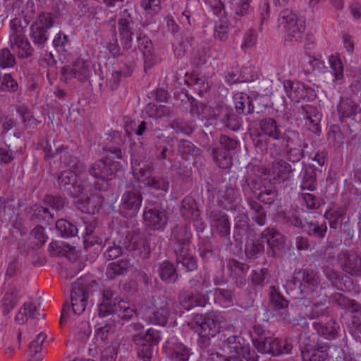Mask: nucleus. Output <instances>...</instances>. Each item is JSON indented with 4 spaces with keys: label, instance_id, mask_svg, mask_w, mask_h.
Segmentation results:
<instances>
[{
    "label": "nucleus",
    "instance_id": "nucleus-3",
    "mask_svg": "<svg viewBox=\"0 0 361 361\" xmlns=\"http://www.w3.org/2000/svg\"><path fill=\"white\" fill-rule=\"evenodd\" d=\"M114 296V293L110 288L103 290L102 300L99 305V315L105 317L115 312L118 322H121L123 325L125 322H128L137 316V310L130 307L127 302L118 301Z\"/></svg>",
    "mask_w": 361,
    "mask_h": 361
},
{
    "label": "nucleus",
    "instance_id": "nucleus-25",
    "mask_svg": "<svg viewBox=\"0 0 361 361\" xmlns=\"http://www.w3.org/2000/svg\"><path fill=\"white\" fill-rule=\"evenodd\" d=\"M337 110L341 121H343L345 118L355 119L357 114L361 111L359 106L348 97L341 99Z\"/></svg>",
    "mask_w": 361,
    "mask_h": 361
},
{
    "label": "nucleus",
    "instance_id": "nucleus-43",
    "mask_svg": "<svg viewBox=\"0 0 361 361\" xmlns=\"http://www.w3.org/2000/svg\"><path fill=\"white\" fill-rule=\"evenodd\" d=\"M264 252V242L260 238L247 241L245 247V254L247 258L255 259L262 255Z\"/></svg>",
    "mask_w": 361,
    "mask_h": 361
},
{
    "label": "nucleus",
    "instance_id": "nucleus-29",
    "mask_svg": "<svg viewBox=\"0 0 361 361\" xmlns=\"http://www.w3.org/2000/svg\"><path fill=\"white\" fill-rule=\"evenodd\" d=\"M158 140L155 142V154L156 157L159 161H163L169 159L171 155L173 154V147L171 144V140L169 137L163 136H158Z\"/></svg>",
    "mask_w": 361,
    "mask_h": 361
},
{
    "label": "nucleus",
    "instance_id": "nucleus-9",
    "mask_svg": "<svg viewBox=\"0 0 361 361\" xmlns=\"http://www.w3.org/2000/svg\"><path fill=\"white\" fill-rule=\"evenodd\" d=\"M320 283L317 273L311 269H300L295 271L293 276L288 285L293 289L298 290L300 294L312 292Z\"/></svg>",
    "mask_w": 361,
    "mask_h": 361
},
{
    "label": "nucleus",
    "instance_id": "nucleus-39",
    "mask_svg": "<svg viewBox=\"0 0 361 361\" xmlns=\"http://www.w3.org/2000/svg\"><path fill=\"white\" fill-rule=\"evenodd\" d=\"M245 345V343L242 338L237 336H231L224 341L221 348L224 352L228 354L239 355Z\"/></svg>",
    "mask_w": 361,
    "mask_h": 361
},
{
    "label": "nucleus",
    "instance_id": "nucleus-16",
    "mask_svg": "<svg viewBox=\"0 0 361 361\" xmlns=\"http://www.w3.org/2000/svg\"><path fill=\"white\" fill-rule=\"evenodd\" d=\"M0 219L6 225L11 224L16 228H20L22 224L15 203L3 197H0Z\"/></svg>",
    "mask_w": 361,
    "mask_h": 361
},
{
    "label": "nucleus",
    "instance_id": "nucleus-23",
    "mask_svg": "<svg viewBox=\"0 0 361 361\" xmlns=\"http://www.w3.org/2000/svg\"><path fill=\"white\" fill-rule=\"evenodd\" d=\"M22 133L20 130H16L13 133V139L8 138L6 147H0V161L4 164H9L14 159V153L20 152L21 147L16 145L20 142Z\"/></svg>",
    "mask_w": 361,
    "mask_h": 361
},
{
    "label": "nucleus",
    "instance_id": "nucleus-55",
    "mask_svg": "<svg viewBox=\"0 0 361 361\" xmlns=\"http://www.w3.org/2000/svg\"><path fill=\"white\" fill-rule=\"evenodd\" d=\"M227 267L233 278H238V276L245 277L249 269L248 264L240 262L235 259H230Z\"/></svg>",
    "mask_w": 361,
    "mask_h": 361
},
{
    "label": "nucleus",
    "instance_id": "nucleus-57",
    "mask_svg": "<svg viewBox=\"0 0 361 361\" xmlns=\"http://www.w3.org/2000/svg\"><path fill=\"white\" fill-rule=\"evenodd\" d=\"M256 197L262 202L271 204L277 197V192L275 188L269 183L268 185L262 188V190L256 195Z\"/></svg>",
    "mask_w": 361,
    "mask_h": 361
},
{
    "label": "nucleus",
    "instance_id": "nucleus-20",
    "mask_svg": "<svg viewBox=\"0 0 361 361\" xmlns=\"http://www.w3.org/2000/svg\"><path fill=\"white\" fill-rule=\"evenodd\" d=\"M192 233L185 224L177 225L172 231L171 240L173 243V252L189 249L191 243Z\"/></svg>",
    "mask_w": 361,
    "mask_h": 361
},
{
    "label": "nucleus",
    "instance_id": "nucleus-1",
    "mask_svg": "<svg viewBox=\"0 0 361 361\" xmlns=\"http://www.w3.org/2000/svg\"><path fill=\"white\" fill-rule=\"evenodd\" d=\"M117 24L119 39L123 49H130L132 47L133 39H135L137 47L135 49H137L142 54L145 70L151 68L155 63L152 42L143 35L139 24L130 10L124 9L119 13Z\"/></svg>",
    "mask_w": 361,
    "mask_h": 361
},
{
    "label": "nucleus",
    "instance_id": "nucleus-51",
    "mask_svg": "<svg viewBox=\"0 0 361 361\" xmlns=\"http://www.w3.org/2000/svg\"><path fill=\"white\" fill-rule=\"evenodd\" d=\"M170 314L169 305H164L158 308L151 316L149 317V322L152 324L164 326L166 324Z\"/></svg>",
    "mask_w": 361,
    "mask_h": 361
},
{
    "label": "nucleus",
    "instance_id": "nucleus-61",
    "mask_svg": "<svg viewBox=\"0 0 361 361\" xmlns=\"http://www.w3.org/2000/svg\"><path fill=\"white\" fill-rule=\"evenodd\" d=\"M191 355L190 349L179 343L173 345L171 357L174 361H188Z\"/></svg>",
    "mask_w": 361,
    "mask_h": 361
},
{
    "label": "nucleus",
    "instance_id": "nucleus-44",
    "mask_svg": "<svg viewBox=\"0 0 361 361\" xmlns=\"http://www.w3.org/2000/svg\"><path fill=\"white\" fill-rule=\"evenodd\" d=\"M299 66L305 75H309L317 68H321L323 62L312 56L304 54L300 58Z\"/></svg>",
    "mask_w": 361,
    "mask_h": 361
},
{
    "label": "nucleus",
    "instance_id": "nucleus-53",
    "mask_svg": "<svg viewBox=\"0 0 361 361\" xmlns=\"http://www.w3.org/2000/svg\"><path fill=\"white\" fill-rule=\"evenodd\" d=\"M304 173L302 177L301 188L302 190H308L313 191L317 188V182L316 173L311 167L305 166Z\"/></svg>",
    "mask_w": 361,
    "mask_h": 361
},
{
    "label": "nucleus",
    "instance_id": "nucleus-18",
    "mask_svg": "<svg viewBox=\"0 0 361 361\" xmlns=\"http://www.w3.org/2000/svg\"><path fill=\"white\" fill-rule=\"evenodd\" d=\"M300 171L293 164H290L283 159L277 158L272 162L268 173L273 176L274 180L285 181L289 178L291 173H298Z\"/></svg>",
    "mask_w": 361,
    "mask_h": 361
},
{
    "label": "nucleus",
    "instance_id": "nucleus-10",
    "mask_svg": "<svg viewBox=\"0 0 361 361\" xmlns=\"http://www.w3.org/2000/svg\"><path fill=\"white\" fill-rule=\"evenodd\" d=\"M121 240L122 246L128 251L135 252L142 259L149 257V244L145 234L139 230L129 231Z\"/></svg>",
    "mask_w": 361,
    "mask_h": 361
},
{
    "label": "nucleus",
    "instance_id": "nucleus-2",
    "mask_svg": "<svg viewBox=\"0 0 361 361\" xmlns=\"http://www.w3.org/2000/svg\"><path fill=\"white\" fill-rule=\"evenodd\" d=\"M130 327L137 332L133 336L132 341L135 345L138 357L143 361H150L156 346L161 341L160 331L149 328L145 334H142L139 332L144 329V326L140 322L131 324Z\"/></svg>",
    "mask_w": 361,
    "mask_h": 361
},
{
    "label": "nucleus",
    "instance_id": "nucleus-15",
    "mask_svg": "<svg viewBox=\"0 0 361 361\" xmlns=\"http://www.w3.org/2000/svg\"><path fill=\"white\" fill-rule=\"evenodd\" d=\"M259 238L268 245L267 255L269 257H275L285 243L283 235L274 228H267L260 233Z\"/></svg>",
    "mask_w": 361,
    "mask_h": 361
},
{
    "label": "nucleus",
    "instance_id": "nucleus-62",
    "mask_svg": "<svg viewBox=\"0 0 361 361\" xmlns=\"http://www.w3.org/2000/svg\"><path fill=\"white\" fill-rule=\"evenodd\" d=\"M284 87L286 89L287 96L292 101L299 103L300 99L303 98V93L305 92L304 86H300L298 85L293 86L290 81H287L284 84Z\"/></svg>",
    "mask_w": 361,
    "mask_h": 361
},
{
    "label": "nucleus",
    "instance_id": "nucleus-52",
    "mask_svg": "<svg viewBox=\"0 0 361 361\" xmlns=\"http://www.w3.org/2000/svg\"><path fill=\"white\" fill-rule=\"evenodd\" d=\"M16 121L9 116H3L0 118V133L1 135L6 139H13V133L16 130H18L16 128Z\"/></svg>",
    "mask_w": 361,
    "mask_h": 361
},
{
    "label": "nucleus",
    "instance_id": "nucleus-37",
    "mask_svg": "<svg viewBox=\"0 0 361 361\" xmlns=\"http://www.w3.org/2000/svg\"><path fill=\"white\" fill-rule=\"evenodd\" d=\"M235 108L238 114L246 115L252 114L255 109L252 98L243 93L235 96Z\"/></svg>",
    "mask_w": 361,
    "mask_h": 361
},
{
    "label": "nucleus",
    "instance_id": "nucleus-28",
    "mask_svg": "<svg viewBox=\"0 0 361 361\" xmlns=\"http://www.w3.org/2000/svg\"><path fill=\"white\" fill-rule=\"evenodd\" d=\"M313 327L319 335L329 340L337 338L340 329L339 324L335 320H330L325 324L314 322Z\"/></svg>",
    "mask_w": 361,
    "mask_h": 361
},
{
    "label": "nucleus",
    "instance_id": "nucleus-21",
    "mask_svg": "<svg viewBox=\"0 0 361 361\" xmlns=\"http://www.w3.org/2000/svg\"><path fill=\"white\" fill-rule=\"evenodd\" d=\"M143 218L146 225L153 230L162 228L167 222L165 212L157 207H146Z\"/></svg>",
    "mask_w": 361,
    "mask_h": 361
},
{
    "label": "nucleus",
    "instance_id": "nucleus-59",
    "mask_svg": "<svg viewBox=\"0 0 361 361\" xmlns=\"http://www.w3.org/2000/svg\"><path fill=\"white\" fill-rule=\"evenodd\" d=\"M0 90L2 92L13 93L18 91V84L11 73L0 76Z\"/></svg>",
    "mask_w": 361,
    "mask_h": 361
},
{
    "label": "nucleus",
    "instance_id": "nucleus-31",
    "mask_svg": "<svg viewBox=\"0 0 361 361\" xmlns=\"http://www.w3.org/2000/svg\"><path fill=\"white\" fill-rule=\"evenodd\" d=\"M173 252L178 265L181 264L188 271H193L197 269V261L191 254L190 248L178 250Z\"/></svg>",
    "mask_w": 361,
    "mask_h": 361
},
{
    "label": "nucleus",
    "instance_id": "nucleus-60",
    "mask_svg": "<svg viewBox=\"0 0 361 361\" xmlns=\"http://www.w3.org/2000/svg\"><path fill=\"white\" fill-rule=\"evenodd\" d=\"M178 150L183 156L190 155L197 157L202 153V151L200 148L187 140H182L179 142Z\"/></svg>",
    "mask_w": 361,
    "mask_h": 361
},
{
    "label": "nucleus",
    "instance_id": "nucleus-33",
    "mask_svg": "<svg viewBox=\"0 0 361 361\" xmlns=\"http://www.w3.org/2000/svg\"><path fill=\"white\" fill-rule=\"evenodd\" d=\"M158 271L161 279L167 283H174L178 277L174 264L169 260L159 264Z\"/></svg>",
    "mask_w": 361,
    "mask_h": 361
},
{
    "label": "nucleus",
    "instance_id": "nucleus-32",
    "mask_svg": "<svg viewBox=\"0 0 361 361\" xmlns=\"http://www.w3.org/2000/svg\"><path fill=\"white\" fill-rule=\"evenodd\" d=\"M30 220L34 223L49 225L54 221V216L49 209L41 205L35 204L30 208Z\"/></svg>",
    "mask_w": 361,
    "mask_h": 361
},
{
    "label": "nucleus",
    "instance_id": "nucleus-34",
    "mask_svg": "<svg viewBox=\"0 0 361 361\" xmlns=\"http://www.w3.org/2000/svg\"><path fill=\"white\" fill-rule=\"evenodd\" d=\"M132 267L130 259H122L117 262L109 264L106 271V275L108 279H114L117 276L126 274Z\"/></svg>",
    "mask_w": 361,
    "mask_h": 361
},
{
    "label": "nucleus",
    "instance_id": "nucleus-5",
    "mask_svg": "<svg viewBox=\"0 0 361 361\" xmlns=\"http://www.w3.org/2000/svg\"><path fill=\"white\" fill-rule=\"evenodd\" d=\"M25 28L20 18H15L10 21L8 44L19 59L30 58L35 52L25 35Z\"/></svg>",
    "mask_w": 361,
    "mask_h": 361
},
{
    "label": "nucleus",
    "instance_id": "nucleus-47",
    "mask_svg": "<svg viewBox=\"0 0 361 361\" xmlns=\"http://www.w3.org/2000/svg\"><path fill=\"white\" fill-rule=\"evenodd\" d=\"M304 145L291 148L287 150H285V154L287 159L291 162L297 169L302 171L305 168V164L303 161H301L304 154H303Z\"/></svg>",
    "mask_w": 361,
    "mask_h": 361
},
{
    "label": "nucleus",
    "instance_id": "nucleus-45",
    "mask_svg": "<svg viewBox=\"0 0 361 361\" xmlns=\"http://www.w3.org/2000/svg\"><path fill=\"white\" fill-rule=\"evenodd\" d=\"M207 150L208 152L211 150L213 160L219 168L226 169L232 165V158L226 152L218 147L211 149L209 147Z\"/></svg>",
    "mask_w": 361,
    "mask_h": 361
},
{
    "label": "nucleus",
    "instance_id": "nucleus-6",
    "mask_svg": "<svg viewBox=\"0 0 361 361\" xmlns=\"http://www.w3.org/2000/svg\"><path fill=\"white\" fill-rule=\"evenodd\" d=\"M194 320L201 329L197 339L198 346L207 354L208 360L212 354H219V353H214L209 347L212 345L211 338L219 332L220 323L213 315L196 314Z\"/></svg>",
    "mask_w": 361,
    "mask_h": 361
},
{
    "label": "nucleus",
    "instance_id": "nucleus-19",
    "mask_svg": "<svg viewBox=\"0 0 361 361\" xmlns=\"http://www.w3.org/2000/svg\"><path fill=\"white\" fill-rule=\"evenodd\" d=\"M142 202L141 192L134 186H128L121 198V206L124 209L130 212L132 215L137 214Z\"/></svg>",
    "mask_w": 361,
    "mask_h": 361
},
{
    "label": "nucleus",
    "instance_id": "nucleus-49",
    "mask_svg": "<svg viewBox=\"0 0 361 361\" xmlns=\"http://www.w3.org/2000/svg\"><path fill=\"white\" fill-rule=\"evenodd\" d=\"M3 313L8 314L18 302V290L16 288H11L4 294L2 298Z\"/></svg>",
    "mask_w": 361,
    "mask_h": 361
},
{
    "label": "nucleus",
    "instance_id": "nucleus-40",
    "mask_svg": "<svg viewBox=\"0 0 361 361\" xmlns=\"http://www.w3.org/2000/svg\"><path fill=\"white\" fill-rule=\"evenodd\" d=\"M122 240L120 239H106L104 243L103 248L104 257L108 260L114 259L120 257L122 252Z\"/></svg>",
    "mask_w": 361,
    "mask_h": 361
},
{
    "label": "nucleus",
    "instance_id": "nucleus-22",
    "mask_svg": "<svg viewBox=\"0 0 361 361\" xmlns=\"http://www.w3.org/2000/svg\"><path fill=\"white\" fill-rule=\"evenodd\" d=\"M240 195L237 190L232 186L226 185L224 188L219 190L218 201L220 206L226 210H237L240 208L238 204Z\"/></svg>",
    "mask_w": 361,
    "mask_h": 361
},
{
    "label": "nucleus",
    "instance_id": "nucleus-26",
    "mask_svg": "<svg viewBox=\"0 0 361 361\" xmlns=\"http://www.w3.org/2000/svg\"><path fill=\"white\" fill-rule=\"evenodd\" d=\"M44 314L39 312L36 305L27 302L24 303L23 306L20 309L15 317V320L19 324H24L27 321L28 318L39 320L40 318L44 319Z\"/></svg>",
    "mask_w": 361,
    "mask_h": 361
},
{
    "label": "nucleus",
    "instance_id": "nucleus-14",
    "mask_svg": "<svg viewBox=\"0 0 361 361\" xmlns=\"http://www.w3.org/2000/svg\"><path fill=\"white\" fill-rule=\"evenodd\" d=\"M337 259L341 269L346 274L354 276H361V257L348 251L341 252Z\"/></svg>",
    "mask_w": 361,
    "mask_h": 361
},
{
    "label": "nucleus",
    "instance_id": "nucleus-13",
    "mask_svg": "<svg viewBox=\"0 0 361 361\" xmlns=\"http://www.w3.org/2000/svg\"><path fill=\"white\" fill-rule=\"evenodd\" d=\"M59 189L71 197H78L84 190L83 185L77 180L75 172L71 170L61 171L57 177Z\"/></svg>",
    "mask_w": 361,
    "mask_h": 361
},
{
    "label": "nucleus",
    "instance_id": "nucleus-35",
    "mask_svg": "<svg viewBox=\"0 0 361 361\" xmlns=\"http://www.w3.org/2000/svg\"><path fill=\"white\" fill-rule=\"evenodd\" d=\"M247 202L252 220L260 226H264L267 223V213L262 204L252 198H248Z\"/></svg>",
    "mask_w": 361,
    "mask_h": 361
},
{
    "label": "nucleus",
    "instance_id": "nucleus-24",
    "mask_svg": "<svg viewBox=\"0 0 361 361\" xmlns=\"http://www.w3.org/2000/svg\"><path fill=\"white\" fill-rule=\"evenodd\" d=\"M269 301L274 310L281 311L280 317L282 320L286 322L290 321V315L286 312L288 301L274 286L271 287Z\"/></svg>",
    "mask_w": 361,
    "mask_h": 361
},
{
    "label": "nucleus",
    "instance_id": "nucleus-41",
    "mask_svg": "<svg viewBox=\"0 0 361 361\" xmlns=\"http://www.w3.org/2000/svg\"><path fill=\"white\" fill-rule=\"evenodd\" d=\"M115 331L116 326L114 322L106 323L104 326H98L95 329L96 340L104 344H108L114 340Z\"/></svg>",
    "mask_w": 361,
    "mask_h": 361
},
{
    "label": "nucleus",
    "instance_id": "nucleus-36",
    "mask_svg": "<svg viewBox=\"0 0 361 361\" xmlns=\"http://www.w3.org/2000/svg\"><path fill=\"white\" fill-rule=\"evenodd\" d=\"M133 175L135 180L145 184L147 180L152 177L153 166L151 164H145L140 166L137 160L132 161Z\"/></svg>",
    "mask_w": 361,
    "mask_h": 361
},
{
    "label": "nucleus",
    "instance_id": "nucleus-48",
    "mask_svg": "<svg viewBox=\"0 0 361 361\" xmlns=\"http://www.w3.org/2000/svg\"><path fill=\"white\" fill-rule=\"evenodd\" d=\"M56 229L63 238L74 237L78 234L77 226L64 219H60L56 222Z\"/></svg>",
    "mask_w": 361,
    "mask_h": 361
},
{
    "label": "nucleus",
    "instance_id": "nucleus-64",
    "mask_svg": "<svg viewBox=\"0 0 361 361\" xmlns=\"http://www.w3.org/2000/svg\"><path fill=\"white\" fill-rule=\"evenodd\" d=\"M16 64V56L8 48L0 49V67L1 68H13Z\"/></svg>",
    "mask_w": 361,
    "mask_h": 361
},
{
    "label": "nucleus",
    "instance_id": "nucleus-56",
    "mask_svg": "<svg viewBox=\"0 0 361 361\" xmlns=\"http://www.w3.org/2000/svg\"><path fill=\"white\" fill-rule=\"evenodd\" d=\"M304 231L310 236L323 238L325 237L327 226L325 224H319L317 222H307L304 226Z\"/></svg>",
    "mask_w": 361,
    "mask_h": 361
},
{
    "label": "nucleus",
    "instance_id": "nucleus-38",
    "mask_svg": "<svg viewBox=\"0 0 361 361\" xmlns=\"http://www.w3.org/2000/svg\"><path fill=\"white\" fill-rule=\"evenodd\" d=\"M75 71V78L80 82H84L90 78L92 69L90 62L82 59H78L72 65Z\"/></svg>",
    "mask_w": 361,
    "mask_h": 361
},
{
    "label": "nucleus",
    "instance_id": "nucleus-30",
    "mask_svg": "<svg viewBox=\"0 0 361 361\" xmlns=\"http://www.w3.org/2000/svg\"><path fill=\"white\" fill-rule=\"evenodd\" d=\"M261 131L269 137L276 140H281L283 133L281 131L280 126L273 118H264L259 122Z\"/></svg>",
    "mask_w": 361,
    "mask_h": 361
},
{
    "label": "nucleus",
    "instance_id": "nucleus-54",
    "mask_svg": "<svg viewBox=\"0 0 361 361\" xmlns=\"http://www.w3.org/2000/svg\"><path fill=\"white\" fill-rule=\"evenodd\" d=\"M169 126L175 130L176 133H183L190 135L195 129V124L192 121L186 122L182 118H178L173 120Z\"/></svg>",
    "mask_w": 361,
    "mask_h": 361
},
{
    "label": "nucleus",
    "instance_id": "nucleus-58",
    "mask_svg": "<svg viewBox=\"0 0 361 361\" xmlns=\"http://www.w3.org/2000/svg\"><path fill=\"white\" fill-rule=\"evenodd\" d=\"M43 202L45 205L50 207L56 211L62 210L67 204V200L62 195H46Z\"/></svg>",
    "mask_w": 361,
    "mask_h": 361
},
{
    "label": "nucleus",
    "instance_id": "nucleus-17",
    "mask_svg": "<svg viewBox=\"0 0 361 361\" xmlns=\"http://www.w3.org/2000/svg\"><path fill=\"white\" fill-rule=\"evenodd\" d=\"M210 225L221 237L230 235L231 224L228 215L219 209L211 211L208 216Z\"/></svg>",
    "mask_w": 361,
    "mask_h": 361
},
{
    "label": "nucleus",
    "instance_id": "nucleus-46",
    "mask_svg": "<svg viewBox=\"0 0 361 361\" xmlns=\"http://www.w3.org/2000/svg\"><path fill=\"white\" fill-rule=\"evenodd\" d=\"M205 302L204 296L200 293H187L180 300L181 305L186 310L197 306H204Z\"/></svg>",
    "mask_w": 361,
    "mask_h": 361
},
{
    "label": "nucleus",
    "instance_id": "nucleus-50",
    "mask_svg": "<svg viewBox=\"0 0 361 361\" xmlns=\"http://www.w3.org/2000/svg\"><path fill=\"white\" fill-rule=\"evenodd\" d=\"M169 185V181L166 178L161 176H152L147 180L145 184V186L159 191V194L161 196H164L168 192Z\"/></svg>",
    "mask_w": 361,
    "mask_h": 361
},
{
    "label": "nucleus",
    "instance_id": "nucleus-4",
    "mask_svg": "<svg viewBox=\"0 0 361 361\" xmlns=\"http://www.w3.org/2000/svg\"><path fill=\"white\" fill-rule=\"evenodd\" d=\"M88 298V286L80 281L75 282L71 293L72 310H71L68 302L63 305L60 319L61 325H63L66 320L75 322V316H80L84 312Z\"/></svg>",
    "mask_w": 361,
    "mask_h": 361
},
{
    "label": "nucleus",
    "instance_id": "nucleus-27",
    "mask_svg": "<svg viewBox=\"0 0 361 361\" xmlns=\"http://www.w3.org/2000/svg\"><path fill=\"white\" fill-rule=\"evenodd\" d=\"M78 198L75 204L77 209L82 212L94 214L99 211L101 203L97 197L83 195Z\"/></svg>",
    "mask_w": 361,
    "mask_h": 361
},
{
    "label": "nucleus",
    "instance_id": "nucleus-8",
    "mask_svg": "<svg viewBox=\"0 0 361 361\" xmlns=\"http://www.w3.org/2000/svg\"><path fill=\"white\" fill-rule=\"evenodd\" d=\"M56 16L52 13H42L30 27V37L33 44L43 49L48 40V30L53 27Z\"/></svg>",
    "mask_w": 361,
    "mask_h": 361
},
{
    "label": "nucleus",
    "instance_id": "nucleus-63",
    "mask_svg": "<svg viewBox=\"0 0 361 361\" xmlns=\"http://www.w3.org/2000/svg\"><path fill=\"white\" fill-rule=\"evenodd\" d=\"M296 108L298 118L302 121L308 120L310 118L319 114L317 108L311 104H301L300 106H298Z\"/></svg>",
    "mask_w": 361,
    "mask_h": 361
},
{
    "label": "nucleus",
    "instance_id": "nucleus-42",
    "mask_svg": "<svg viewBox=\"0 0 361 361\" xmlns=\"http://www.w3.org/2000/svg\"><path fill=\"white\" fill-rule=\"evenodd\" d=\"M284 151L291 148L304 145L299 133L294 130H287L283 133L281 140H279Z\"/></svg>",
    "mask_w": 361,
    "mask_h": 361
},
{
    "label": "nucleus",
    "instance_id": "nucleus-12",
    "mask_svg": "<svg viewBox=\"0 0 361 361\" xmlns=\"http://www.w3.org/2000/svg\"><path fill=\"white\" fill-rule=\"evenodd\" d=\"M253 345L259 353L273 356L289 354L293 349V345L288 341L279 340L269 336L263 337L262 340H257L256 343Z\"/></svg>",
    "mask_w": 361,
    "mask_h": 361
},
{
    "label": "nucleus",
    "instance_id": "nucleus-7",
    "mask_svg": "<svg viewBox=\"0 0 361 361\" xmlns=\"http://www.w3.org/2000/svg\"><path fill=\"white\" fill-rule=\"evenodd\" d=\"M278 20L286 32V40L298 42L302 39L305 27L304 21L291 10H283L279 14Z\"/></svg>",
    "mask_w": 361,
    "mask_h": 361
},
{
    "label": "nucleus",
    "instance_id": "nucleus-11",
    "mask_svg": "<svg viewBox=\"0 0 361 361\" xmlns=\"http://www.w3.org/2000/svg\"><path fill=\"white\" fill-rule=\"evenodd\" d=\"M120 169V162L113 161L110 157H104L92 163L88 171L94 178L111 180Z\"/></svg>",
    "mask_w": 361,
    "mask_h": 361
}]
</instances>
